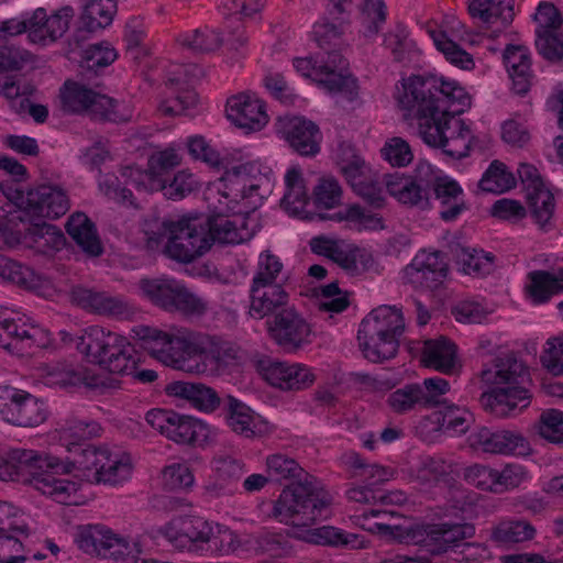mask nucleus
Here are the masks:
<instances>
[{
  "label": "nucleus",
  "instance_id": "nucleus-1",
  "mask_svg": "<svg viewBox=\"0 0 563 563\" xmlns=\"http://www.w3.org/2000/svg\"><path fill=\"white\" fill-rule=\"evenodd\" d=\"M271 479L290 481L274 504L272 516L279 522L294 527H310L332 501L320 482L308 474L294 459L285 454H273L266 459Z\"/></svg>",
  "mask_w": 563,
  "mask_h": 563
},
{
  "label": "nucleus",
  "instance_id": "nucleus-2",
  "mask_svg": "<svg viewBox=\"0 0 563 563\" xmlns=\"http://www.w3.org/2000/svg\"><path fill=\"white\" fill-rule=\"evenodd\" d=\"M398 103L405 118L417 120L418 133L423 136L438 118L462 114L471 107V97L456 81L435 76H411L402 82Z\"/></svg>",
  "mask_w": 563,
  "mask_h": 563
},
{
  "label": "nucleus",
  "instance_id": "nucleus-3",
  "mask_svg": "<svg viewBox=\"0 0 563 563\" xmlns=\"http://www.w3.org/2000/svg\"><path fill=\"white\" fill-rule=\"evenodd\" d=\"M108 451L107 448H97L91 444L79 445L73 450V459L65 462L49 454L36 452L32 486L59 504L77 505L79 503L77 497L79 484L57 478L56 475L69 474L74 470H78L88 482V475L98 471L99 465L106 460Z\"/></svg>",
  "mask_w": 563,
  "mask_h": 563
},
{
  "label": "nucleus",
  "instance_id": "nucleus-4",
  "mask_svg": "<svg viewBox=\"0 0 563 563\" xmlns=\"http://www.w3.org/2000/svg\"><path fill=\"white\" fill-rule=\"evenodd\" d=\"M482 380L495 385L489 391L482 394L481 405L497 418L516 416L530 404V395L526 384L530 375L525 364L509 353L496 357L492 366L481 373Z\"/></svg>",
  "mask_w": 563,
  "mask_h": 563
},
{
  "label": "nucleus",
  "instance_id": "nucleus-5",
  "mask_svg": "<svg viewBox=\"0 0 563 563\" xmlns=\"http://www.w3.org/2000/svg\"><path fill=\"white\" fill-rule=\"evenodd\" d=\"M132 332L141 341V346L165 365L188 373L205 368L200 362L207 356V335L185 328L165 332L148 325L134 327Z\"/></svg>",
  "mask_w": 563,
  "mask_h": 563
},
{
  "label": "nucleus",
  "instance_id": "nucleus-6",
  "mask_svg": "<svg viewBox=\"0 0 563 563\" xmlns=\"http://www.w3.org/2000/svg\"><path fill=\"white\" fill-rule=\"evenodd\" d=\"M202 216L183 217L178 221H156L145 229L146 245L154 250L167 239L164 253L179 263H191L210 250Z\"/></svg>",
  "mask_w": 563,
  "mask_h": 563
},
{
  "label": "nucleus",
  "instance_id": "nucleus-7",
  "mask_svg": "<svg viewBox=\"0 0 563 563\" xmlns=\"http://www.w3.org/2000/svg\"><path fill=\"white\" fill-rule=\"evenodd\" d=\"M346 24L343 19L323 18L313 25V40L321 52L318 53L320 67L325 69L328 78L320 79L319 82L330 92H339L352 101L357 96L356 79L351 76H343L341 71L345 67L344 58L341 54L344 46V33Z\"/></svg>",
  "mask_w": 563,
  "mask_h": 563
},
{
  "label": "nucleus",
  "instance_id": "nucleus-8",
  "mask_svg": "<svg viewBox=\"0 0 563 563\" xmlns=\"http://www.w3.org/2000/svg\"><path fill=\"white\" fill-rule=\"evenodd\" d=\"M25 214L22 210L10 211L5 221H0V246L13 249L20 244L29 247L60 250L65 244V236L55 225L44 221L25 224Z\"/></svg>",
  "mask_w": 563,
  "mask_h": 563
},
{
  "label": "nucleus",
  "instance_id": "nucleus-9",
  "mask_svg": "<svg viewBox=\"0 0 563 563\" xmlns=\"http://www.w3.org/2000/svg\"><path fill=\"white\" fill-rule=\"evenodd\" d=\"M62 92L63 109L71 113H87L95 120L128 122L130 114L121 113L118 102L76 81H66Z\"/></svg>",
  "mask_w": 563,
  "mask_h": 563
},
{
  "label": "nucleus",
  "instance_id": "nucleus-10",
  "mask_svg": "<svg viewBox=\"0 0 563 563\" xmlns=\"http://www.w3.org/2000/svg\"><path fill=\"white\" fill-rule=\"evenodd\" d=\"M141 289L156 306L166 311H179L187 316H201L207 302L174 279H143Z\"/></svg>",
  "mask_w": 563,
  "mask_h": 563
},
{
  "label": "nucleus",
  "instance_id": "nucleus-11",
  "mask_svg": "<svg viewBox=\"0 0 563 563\" xmlns=\"http://www.w3.org/2000/svg\"><path fill=\"white\" fill-rule=\"evenodd\" d=\"M0 415L16 427L34 428L47 418L44 402L25 390L0 386Z\"/></svg>",
  "mask_w": 563,
  "mask_h": 563
},
{
  "label": "nucleus",
  "instance_id": "nucleus-12",
  "mask_svg": "<svg viewBox=\"0 0 563 563\" xmlns=\"http://www.w3.org/2000/svg\"><path fill=\"white\" fill-rule=\"evenodd\" d=\"M272 340L287 352H297L312 342V329L291 306L266 321Z\"/></svg>",
  "mask_w": 563,
  "mask_h": 563
},
{
  "label": "nucleus",
  "instance_id": "nucleus-13",
  "mask_svg": "<svg viewBox=\"0 0 563 563\" xmlns=\"http://www.w3.org/2000/svg\"><path fill=\"white\" fill-rule=\"evenodd\" d=\"M216 530L217 526L202 517L185 516L172 519L158 533L179 550H198L214 537Z\"/></svg>",
  "mask_w": 563,
  "mask_h": 563
},
{
  "label": "nucleus",
  "instance_id": "nucleus-14",
  "mask_svg": "<svg viewBox=\"0 0 563 563\" xmlns=\"http://www.w3.org/2000/svg\"><path fill=\"white\" fill-rule=\"evenodd\" d=\"M449 265L442 252L417 254L402 273L405 284L415 289L435 290L445 280Z\"/></svg>",
  "mask_w": 563,
  "mask_h": 563
},
{
  "label": "nucleus",
  "instance_id": "nucleus-15",
  "mask_svg": "<svg viewBox=\"0 0 563 563\" xmlns=\"http://www.w3.org/2000/svg\"><path fill=\"white\" fill-rule=\"evenodd\" d=\"M277 132L300 156L314 157L321 151L322 133L319 126L303 117L279 118Z\"/></svg>",
  "mask_w": 563,
  "mask_h": 563
},
{
  "label": "nucleus",
  "instance_id": "nucleus-16",
  "mask_svg": "<svg viewBox=\"0 0 563 563\" xmlns=\"http://www.w3.org/2000/svg\"><path fill=\"white\" fill-rule=\"evenodd\" d=\"M258 374L269 385L283 390H299L310 386L314 380L311 371L301 364H288L268 356L255 362Z\"/></svg>",
  "mask_w": 563,
  "mask_h": 563
},
{
  "label": "nucleus",
  "instance_id": "nucleus-17",
  "mask_svg": "<svg viewBox=\"0 0 563 563\" xmlns=\"http://www.w3.org/2000/svg\"><path fill=\"white\" fill-rule=\"evenodd\" d=\"M416 173L413 178L385 175V184L389 195L399 202L424 208L428 206L430 198L431 180L427 177L432 174L431 166L429 164H420Z\"/></svg>",
  "mask_w": 563,
  "mask_h": 563
},
{
  "label": "nucleus",
  "instance_id": "nucleus-18",
  "mask_svg": "<svg viewBox=\"0 0 563 563\" xmlns=\"http://www.w3.org/2000/svg\"><path fill=\"white\" fill-rule=\"evenodd\" d=\"M227 117L245 132L262 130L268 122L265 103L251 92H241L227 101Z\"/></svg>",
  "mask_w": 563,
  "mask_h": 563
},
{
  "label": "nucleus",
  "instance_id": "nucleus-19",
  "mask_svg": "<svg viewBox=\"0 0 563 563\" xmlns=\"http://www.w3.org/2000/svg\"><path fill=\"white\" fill-rule=\"evenodd\" d=\"M471 445L486 453L528 455L531 452L528 440L517 431L481 428L470 437Z\"/></svg>",
  "mask_w": 563,
  "mask_h": 563
},
{
  "label": "nucleus",
  "instance_id": "nucleus-20",
  "mask_svg": "<svg viewBox=\"0 0 563 563\" xmlns=\"http://www.w3.org/2000/svg\"><path fill=\"white\" fill-rule=\"evenodd\" d=\"M424 547L434 555L456 552L461 542L475 536V527L467 522H440L424 529Z\"/></svg>",
  "mask_w": 563,
  "mask_h": 563
},
{
  "label": "nucleus",
  "instance_id": "nucleus-21",
  "mask_svg": "<svg viewBox=\"0 0 563 563\" xmlns=\"http://www.w3.org/2000/svg\"><path fill=\"white\" fill-rule=\"evenodd\" d=\"M69 209L68 197L62 188L41 185L27 190L24 213L31 217L57 219Z\"/></svg>",
  "mask_w": 563,
  "mask_h": 563
},
{
  "label": "nucleus",
  "instance_id": "nucleus-22",
  "mask_svg": "<svg viewBox=\"0 0 563 563\" xmlns=\"http://www.w3.org/2000/svg\"><path fill=\"white\" fill-rule=\"evenodd\" d=\"M289 300V294L282 284L251 285L249 314L255 319L274 318L291 307Z\"/></svg>",
  "mask_w": 563,
  "mask_h": 563
},
{
  "label": "nucleus",
  "instance_id": "nucleus-23",
  "mask_svg": "<svg viewBox=\"0 0 563 563\" xmlns=\"http://www.w3.org/2000/svg\"><path fill=\"white\" fill-rule=\"evenodd\" d=\"M74 18L71 7H63L52 15H47L44 8H37L32 13L33 23L30 33V40L34 43L45 42L49 38L52 42L60 38L69 29V23Z\"/></svg>",
  "mask_w": 563,
  "mask_h": 563
},
{
  "label": "nucleus",
  "instance_id": "nucleus-24",
  "mask_svg": "<svg viewBox=\"0 0 563 563\" xmlns=\"http://www.w3.org/2000/svg\"><path fill=\"white\" fill-rule=\"evenodd\" d=\"M125 336L107 330L99 325H92L82 331L77 341V350L92 364L99 365L112 349L123 342Z\"/></svg>",
  "mask_w": 563,
  "mask_h": 563
},
{
  "label": "nucleus",
  "instance_id": "nucleus-25",
  "mask_svg": "<svg viewBox=\"0 0 563 563\" xmlns=\"http://www.w3.org/2000/svg\"><path fill=\"white\" fill-rule=\"evenodd\" d=\"M0 333L11 349L31 350L33 347H45L48 343V332L38 325L27 324L22 319H11L2 314Z\"/></svg>",
  "mask_w": 563,
  "mask_h": 563
},
{
  "label": "nucleus",
  "instance_id": "nucleus-26",
  "mask_svg": "<svg viewBox=\"0 0 563 563\" xmlns=\"http://www.w3.org/2000/svg\"><path fill=\"white\" fill-rule=\"evenodd\" d=\"M165 390L168 395L186 399L196 409L208 413L224 404V398H221L216 389L202 383L173 382Z\"/></svg>",
  "mask_w": 563,
  "mask_h": 563
},
{
  "label": "nucleus",
  "instance_id": "nucleus-27",
  "mask_svg": "<svg viewBox=\"0 0 563 563\" xmlns=\"http://www.w3.org/2000/svg\"><path fill=\"white\" fill-rule=\"evenodd\" d=\"M358 346L366 360L373 363H383L394 358L398 352L400 338L379 332L372 334L369 327L360 324L357 332Z\"/></svg>",
  "mask_w": 563,
  "mask_h": 563
},
{
  "label": "nucleus",
  "instance_id": "nucleus-28",
  "mask_svg": "<svg viewBox=\"0 0 563 563\" xmlns=\"http://www.w3.org/2000/svg\"><path fill=\"white\" fill-rule=\"evenodd\" d=\"M80 16V26L76 30L73 40L78 46L86 40V33H93L110 25L117 11L114 0H85Z\"/></svg>",
  "mask_w": 563,
  "mask_h": 563
},
{
  "label": "nucleus",
  "instance_id": "nucleus-29",
  "mask_svg": "<svg viewBox=\"0 0 563 563\" xmlns=\"http://www.w3.org/2000/svg\"><path fill=\"white\" fill-rule=\"evenodd\" d=\"M430 180V191L432 190L440 206V218L444 221L455 220L465 209L463 189L448 176L434 177Z\"/></svg>",
  "mask_w": 563,
  "mask_h": 563
},
{
  "label": "nucleus",
  "instance_id": "nucleus-30",
  "mask_svg": "<svg viewBox=\"0 0 563 563\" xmlns=\"http://www.w3.org/2000/svg\"><path fill=\"white\" fill-rule=\"evenodd\" d=\"M504 62L512 89L518 95L529 91L532 78L530 52L526 46L509 44L504 51Z\"/></svg>",
  "mask_w": 563,
  "mask_h": 563
},
{
  "label": "nucleus",
  "instance_id": "nucleus-31",
  "mask_svg": "<svg viewBox=\"0 0 563 563\" xmlns=\"http://www.w3.org/2000/svg\"><path fill=\"white\" fill-rule=\"evenodd\" d=\"M286 192L282 199L283 208L290 214L301 219L318 220L320 212L311 213L306 210L309 203V197L306 190L305 180L301 173L292 168L285 176Z\"/></svg>",
  "mask_w": 563,
  "mask_h": 563
},
{
  "label": "nucleus",
  "instance_id": "nucleus-32",
  "mask_svg": "<svg viewBox=\"0 0 563 563\" xmlns=\"http://www.w3.org/2000/svg\"><path fill=\"white\" fill-rule=\"evenodd\" d=\"M66 232L89 256H99L103 252L96 224L84 213H73L66 222Z\"/></svg>",
  "mask_w": 563,
  "mask_h": 563
},
{
  "label": "nucleus",
  "instance_id": "nucleus-33",
  "mask_svg": "<svg viewBox=\"0 0 563 563\" xmlns=\"http://www.w3.org/2000/svg\"><path fill=\"white\" fill-rule=\"evenodd\" d=\"M36 451L13 449L5 459L0 457V479L32 485Z\"/></svg>",
  "mask_w": 563,
  "mask_h": 563
},
{
  "label": "nucleus",
  "instance_id": "nucleus-34",
  "mask_svg": "<svg viewBox=\"0 0 563 563\" xmlns=\"http://www.w3.org/2000/svg\"><path fill=\"white\" fill-rule=\"evenodd\" d=\"M71 301L84 309H90L99 314L121 316L126 312L125 303L106 292H97L84 287H74L70 292Z\"/></svg>",
  "mask_w": 563,
  "mask_h": 563
},
{
  "label": "nucleus",
  "instance_id": "nucleus-35",
  "mask_svg": "<svg viewBox=\"0 0 563 563\" xmlns=\"http://www.w3.org/2000/svg\"><path fill=\"white\" fill-rule=\"evenodd\" d=\"M515 0H468L467 10L474 20L484 24H492L500 20L508 25L514 20Z\"/></svg>",
  "mask_w": 563,
  "mask_h": 563
},
{
  "label": "nucleus",
  "instance_id": "nucleus-36",
  "mask_svg": "<svg viewBox=\"0 0 563 563\" xmlns=\"http://www.w3.org/2000/svg\"><path fill=\"white\" fill-rule=\"evenodd\" d=\"M422 361L428 367L442 373H452L456 366V347L454 343L441 336L423 342Z\"/></svg>",
  "mask_w": 563,
  "mask_h": 563
},
{
  "label": "nucleus",
  "instance_id": "nucleus-37",
  "mask_svg": "<svg viewBox=\"0 0 563 563\" xmlns=\"http://www.w3.org/2000/svg\"><path fill=\"white\" fill-rule=\"evenodd\" d=\"M297 538L309 543L328 547L365 548L364 540L358 534L349 533L332 526L308 529L302 536H297Z\"/></svg>",
  "mask_w": 563,
  "mask_h": 563
},
{
  "label": "nucleus",
  "instance_id": "nucleus-38",
  "mask_svg": "<svg viewBox=\"0 0 563 563\" xmlns=\"http://www.w3.org/2000/svg\"><path fill=\"white\" fill-rule=\"evenodd\" d=\"M362 325L369 327L372 334L380 331L385 334H393L401 338L405 332V321L399 309L389 306H380L373 309L361 322Z\"/></svg>",
  "mask_w": 563,
  "mask_h": 563
},
{
  "label": "nucleus",
  "instance_id": "nucleus-39",
  "mask_svg": "<svg viewBox=\"0 0 563 563\" xmlns=\"http://www.w3.org/2000/svg\"><path fill=\"white\" fill-rule=\"evenodd\" d=\"M132 465L125 454H106V460L99 465L98 471L88 475L89 483L118 484L125 481L131 474Z\"/></svg>",
  "mask_w": 563,
  "mask_h": 563
},
{
  "label": "nucleus",
  "instance_id": "nucleus-40",
  "mask_svg": "<svg viewBox=\"0 0 563 563\" xmlns=\"http://www.w3.org/2000/svg\"><path fill=\"white\" fill-rule=\"evenodd\" d=\"M338 165L352 188L369 177V168L349 143H340L336 151Z\"/></svg>",
  "mask_w": 563,
  "mask_h": 563
},
{
  "label": "nucleus",
  "instance_id": "nucleus-41",
  "mask_svg": "<svg viewBox=\"0 0 563 563\" xmlns=\"http://www.w3.org/2000/svg\"><path fill=\"white\" fill-rule=\"evenodd\" d=\"M534 527L526 520H509L498 523L492 529L490 539L499 547H507L532 540Z\"/></svg>",
  "mask_w": 563,
  "mask_h": 563
},
{
  "label": "nucleus",
  "instance_id": "nucleus-42",
  "mask_svg": "<svg viewBox=\"0 0 563 563\" xmlns=\"http://www.w3.org/2000/svg\"><path fill=\"white\" fill-rule=\"evenodd\" d=\"M137 363L135 349L124 338L122 343H119L106 357L101 358L98 366L111 374L124 375L133 373Z\"/></svg>",
  "mask_w": 563,
  "mask_h": 563
},
{
  "label": "nucleus",
  "instance_id": "nucleus-43",
  "mask_svg": "<svg viewBox=\"0 0 563 563\" xmlns=\"http://www.w3.org/2000/svg\"><path fill=\"white\" fill-rule=\"evenodd\" d=\"M224 411L229 427L238 434L245 438L254 435L253 416L251 409L241 400L231 395L224 397Z\"/></svg>",
  "mask_w": 563,
  "mask_h": 563
},
{
  "label": "nucleus",
  "instance_id": "nucleus-44",
  "mask_svg": "<svg viewBox=\"0 0 563 563\" xmlns=\"http://www.w3.org/2000/svg\"><path fill=\"white\" fill-rule=\"evenodd\" d=\"M527 207L531 218L541 229L551 227V220L555 209L554 196L550 189H533L531 194L526 195Z\"/></svg>",
  "mask_w": 563,
  "mask_h": 563
},
{
  "label": "nucleus",
  "instance_id": "nucleus-45",
  "mask_svg": "<svg viewBox=\"0 0 563 563\" xmlns=\"http://www.w3.org/2000/svg\"><path fill=\"white\" fill-rule=\"evenodd\" d=\"M99 429L98 423L93 421H84L76 417H70L66 419L60 429V441L69 452H73L74 449L84 445L85 441L97 435Z\"/></svg>",
  "mask_w": 563,
  "mask_h": 563
},
{
  "label": "nucleus",
  "instance_id": "nucleus-46",
  "mask_svg": "<svg viewBox=\"0 0 563 563\" xmlns=\"http://www.w3.org/2000/svg\"><path fill=\"white\" fill-rule=\"evenodd\" d=\"M427 130V133L421 136L423 142L430 146L439 147L443 153L453 158L460 159L468 155L471 143V129L468 132H460L459 136H450V139L440 137L439 130L434 128L432 133Z\"/></svg>",
  "mask_w": 563,
  "mask_h": 563
},
{
  "label": "nucleus",
  "instance_id": "nucleus-47",
  "mask_svg": "<svg viewBox=\"0 0 563 563\" xmlns=\"http://www.w3.org/2000/svg\"><path fill=\"white\" fill-rule=\"evenodd\" d=\"M529 278L527 289L534 303H543L563 290V277L559 278L547 271L531 272Z\"/></svg>",
  "mask_w": 563,
  "mask_h": 563
},
{
  "label": "nucleus",
  "instance_id": "nucleus-48",
  "mask_svg": "<svg viewBox=\"0 0 563 563\" xmlns=\"http://www.w3.org/2000/svg\"><path fill=\"white\" fill-rule=\"evenodd\" d=\"M318 218L321 221H349L361 224L364 229L376 230L383 229V219L377 213L366 211L360 205H351L344 210H339L333 213H319Z\"/></svg>",
  "mask_w": 563,
  "mask_h": 563
},
{
  "label": "nucleus",
  "instance_id": "nucleus-49",
  "mask_svg": "<svg viewBox=\"0 0 563 563\" xmlns=\"http://www.w3.org/2000/svg\"><path fill=\"white\" fill-rule=\"evenodd\" d=\"M180 164V157L174 150H165L148 158L146 189H152L155 180H169L173 169Z\"/></svg>",
  "mask_w": 563,
  "mask_h": 563
},
{
  "label": "nucleus",
  "instance_id": "nucleus-50",
  "mask_svg": "<svg viewBox=\"0 0 563 563\" xmlns=\"http://www.w3.org/2000/svg\"><path fill=\"white\" fill-rule=\"evenodd\" d=\"M173 424L167 438L177 443L196 444L207 437L206 426L190 416L178 413Z\"/></svg>",
  "mask_w": 563,
  "mask_h": 563
},
{
  "label": "nucleus",
  "instance_id": "nucleus-51",
  "mask_svg": "<svg viewBox=\"0 0 563 563\" xmlns=\"http://www.w3.org/2000/svg\"><path fill=\"white\" fill-rule=\"evenodd\" d=\"M166 86L174 90L176 95L173 104H169L168 101H163L159 104L158 109L163 114L177 115L196 106L198 95L191 89L183 88V81L179 77H168Z\"/></svg>",
  "mask_w": 563,
  "mask_h": 563
},
{
  "label": "nucleus",
  "instance_id": "nucleus-52",
  "mask_svg": "<svg viewBox=\"0 0 563 563\" xmlns=\"http://www.w3.org/2000/svg\"><path fill=\"white\" fill-rule=\"evenodd\" d=\"M452 473L451 463L442 457L426 456L417 468V481L426 486H433L441 482L448 483Z\"/></svg>",
  "mask_w": 563,
  "mask_h": 563
},
{
  "label": "nucleus",
  "instance_id": "nucleus-53",
  "mask_svg": "<svg viewBox=\"0 0 563 563\" xmlns=\"http://www.w3.org/2000/svg\"><path fill=\"white\" fill-rule=\"evenodd\" d=\"M478 186L483 191L501 194L515 187L516 179L504 163L494 161L483 175Z\"/></svg>",
  "mask_w": 563,
  "mask_h": 563
},
{
  "label": "nucleus",
  "instance_id": "nucleus-54",
  "mask_svg": "<svg viewBox=\"0 0 563 563\" xmlns=\"http://www.w3.org/2000/svg\"><path fill=\"white\" fill-rule=\"evenodd\" d=\"M202 217L205 225L208 228V231L206 230L207 238L211 239L210 247L214 242L221 244H234L242 240L236 225L230 219L222 216Z\"/></svg>",
  "mask_w": 563,
  "mask_h": 563
},
{
  "label": "nucleus",
  "instance_id": "nucleus-55",
  "mask_svg": "<svg viewBox=\"0 0 563 563\" xmlns=\"http://www.w3.org/2000/svg\"><path fill=\"white\" fill-rule=\"evenodd\" d=\"M196 188V180L194 176L186 172L180 170L169 177V180H155L151 191H163L164 196L172 200H180Z\"/></svg>",
  "mask_w": 563,
  "mask_h": 563
},
{
  "label": "nucleus",
  "instance_id": "nucleus-56",
  "mask_svg": "<svg viewBox=\"0 0 563 563\" xmlns=\"http://www.w3.org/2000/svg\"><path fill=\"white\" fill-rule=\"evenodd\" d=\"M439 415V429L452 434L465 433L473 422V415L467 409L455 405L445 404Z\"/></svg>",
  "mask_w": 563,
  "mask_h": 563
},
{
  "label": "nucleus",
  "instance_id": "nucleus-57",
  "mask_svg": "<svg viewBox=\"0 0 563 563\" xmlns=\"http://www.w3.org/2000/svg\"><path fill=\"white\" fill-rule=\"evenodd\" d=\"M430 35L439 51H441L445 58L453 65L470 70L474 67L473 57L461 48L456 43L448 38L443 32L430 31Z\"/></svg>",
  "mask_w": 563,
  "mask_h": 563
},
{
  "label": "nucleus",
  "instance_id": "nucleus-58",
  "mask_svg": "<svg viewBox=\"0 0 563 563\" xmlns=\"http://www.w3.org/2000/svg\"><path fill=\"white\" fill-rule=\"evenodd\" d=\"M422 389L419 384H408L393 391L387 399L390 408L397 413H405L416 408H423Z\"/></svg>",
  "mask_w": 563,
  "mask_h": 563
},
{
  "label": "nucleus",
  "instance_id": "nucleus-59",
  "mask_svg": "<svg viewBox=\"0 0 563 563\" xmlns=\"http://www.w3.org/2000/svg\"><path fill=\"white\" fill-rule=\"evenodd\" d=\"M179 42L194 53H210L222 45L223 37L216 30L205 27L195 30L191 35L181 36Z\"/></svg>",
  "mask_w": 563,
  "mask_h": 563
},
{
  "label": "nucleus",
  "instance_id": "nucleus-60",
  "mask_svg": "<svg viewBox=\"0 0 563 563\" xmlns=\"http://www.w3.org/2000/svg\"><path fill=\"white\" fill-rule=\"evenodd\" d=\"M455 257L463 266L466 274L476 273L478 275H487L493 269L494 256L492 254H483L476 250H470L463 246H456Z\"/></svg>",
  "mask_w": 563,
  "mask_h": 563
},
{
  "label": "nucleus",
  "instance_id": "nucleus-61",
  "mask_svg": "<svg viewBox=\"0 0 563 563\" xmlns=\"http://www.w3.org/2000/svg\"><path fill=\"white\" fill-rule=\"evenodd\" d=\"M0 277L24 288L36 286L34 272L16 261L0 254Z\"/></svg>",
  "mask_w": 563,
  "mask_h": 563
},
{
  "label": "nucleus",
  "instance_id": "nucleus-62",
  "mask_svg": "<svg viewBox=\"0 0 563 563\" xmlns=\"http://www.w3.org/2000/svg\"><path fill=\"white\" fill-rule=\"evenodd\" d=\"M342 188L331 176L322 177L313 188V203L317 208L333 209L341 203Z\"/></svg>",
  "mask_w": 563,
  "mask_h": 563
},
{
  "label": "nucleus",
  "instance_id": "nucleus-63",
  "mask_svg": "<svg viewBox=\"0 0 563 563\" xmlns=\"http://www.w3.org/2000/svg\"><path fill=\"white\" fill-rule=\"evenodd\" d=\"M283 267L280 260L271 251L261 253L251 285L280 284L278 278Z\"/></svg>",
  "mask_w": 563,
  "mask_h": 563
},
{
  "label": "nucleus",
  "instance_id": "nucleus-64",
  "mask_svg": "<svg viewBox=\"0 0 563 563\" xmlns=\"http://www.w3.org/2000/svg\"><path fill=\"white\" fill-rule=\"evenodd\" d=\"M363 34L371 38L378 34L386 21V7L383 0H366L361 14Z\"/></svg>",
  "mask_w": 563,
  "mask_h": 563
}]
</instances>
